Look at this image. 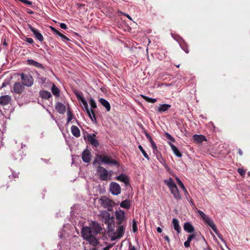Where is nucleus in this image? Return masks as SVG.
Wrapping results in <instances>:
<instances>
[{"mask_svg": "<svg viewBox=\"0 0 250 250\" xmlns=\"http://www.w3.org/2000/svg\"><path fill=\"white\" fill-rule=\"evenodd\" d=\"M25 41L30 44H32L34 42L33 40L31 38H27L25 39Z\"/></svg>", "mask_w": 250, "mask_h": 250, "instance_id": "obj_45", "label": "nucleus"}, {"mask_svg": "<svg viewBox=\"0 0 250 250\" xmlns=\"http://www.w3.org/2000/svg\"><path fill=\"white\" fill-rule=\"evenodd\" d=\"M21 78L24 86L31 87L34 83V78L29 74L22 73L21 74Z\"/></svg>", "mask_w": 250, "mask_h": 250, "instance_id": "obj_7", "label": "nucleus"}, {"mask_svg": "<svg viewBox=\"0 0 250 250\" xmlns=\"http://www.w3.org/2000/svg\"><path fill=\"white\" fill-rule=\"evenodd\" d=\"M51 30L55 33H57V32H58V31L56 28H55L54 27H51Z\"/></svg>", "mask_w": 250, "mask_h": 250, "instance_id": "obj_51", "label": "nucleus"}, {"mask_svg": "<svg viewBox=\"0 0 250 250\" xmlns=\"http://www.w3.org/2000/svg\"><path fill=\"white\" fill-rule=\"evenodd\" d=\"M238 153H239V155L241 156L242 155V154H243V152L240 149H238Z\"/></svg>", "mask_w": 250, "mask_h": 250, "instance_id": "obj_55", "label": "nucleus"}, {"mask_svg": "<svg viewBox=\"0 0 250 250\" xmlns=\"http://www.w3.org/2000/svg\"><path fill=\"white\" fill-rule=\"evenodd\" d=\"M175 179L177 182L179 186L182 189H185V187L181 180L177 176L175 177Z\"/></svg>", "mask_w": 250, "mask_h": 250, "instance_id": "obj_35", "label": "nucleus"}, {"mask_svg": "<svg viewBox=\"0 0 250 250\" xmlns=\"http://www.w3.org/2000/svg\"><path fill=\"white\" fill-rule=\"evenodd\" d=\"M27 12L28 13H30V14H33V12L32 10H29V11H28Z\"/></svg>", "mask_w": 250, "mask_h": 250, "instance_id": "obj_61", "label": "nucleus"}, {"mask_svg": "<svg viewBox=\"0 0 250 250\" xmlns=\"http://www.w3.org/2000/svg\"><path fill=\"white\" fill-rule=\"evenodd\" d=\"M145 135H146V137L148 139V140H149V142L153 140L152 137L149 135V134L148 133L146 132Z\"/></svg>", "mask_w": 250, "mask_h": 250, "instance_id": "obj_46", "label": "nucleus"}, {"mask_svg": "<svg viewBox=\"0 0 250 250\" xmlns=\"http://www.w3.org/2000/svg\"><path fill=\"white\" fill-rule=\"evenodd\" d=\"M28 26L30 30L33 32L35 37L40 42H42L43 41L44 38L39 30L34 28L30 24H28Z\"/></svg>", "mask_w": 250, "mask_h": 250, "instance_id": "obj_11", "label": "nucleus"}, {"mask_svg": "<svg viewBox=\"0 0 250 250\" xmlns=\"http://www.w3.org/2000/svg\"><path fill=\"white\" fill-rule=\"evenodd\" d=\"M56 34H57L58 35H59L60 37V35H62V33H60L59 31H58V32H57V33H56Z\"/></svg>", "mask_w": 250, "mask_h": 250, "instance_id": "obj_59", "label": "nucleus"}, {"mask_svg": "<svg viewBox=\"0 0 250 250\" xmlns=\"http://www.w3.org/2000/svg\"><path fill=\"white\" fill-rule=\"evenodd\" d=\"M60 27L63 29H67V26L64 23H61L60 24Z\"/></svg>", "mask_w": 250, "mask_h": 250, "instance_id": "obj_47", "label": "nucleus"}, {"mask_svg": "<svg viewBox=\"0 0 250 250\" xmlns=\"http://www.w3.org/2000/svg\"><path fill=\"white\" fill-rule=\"evenodd\" d=\"M55 108L60 114H64L66 111L65 106L61 103H57L55 105Z\"/></svg>", "mask_w": 250, "mask_h": 250, "instance_id": "obj_18", "label": "nucleus"}, {"mask_svg": "<svg viewBox=\"0 0 250 250\" xmlns=\"http://www.w3.org/2000/svg\"><path fill=\"white\" fill-rule=\"evenodd\" d=\"M110 191L115 195H118L120 194L121 189L120 185L116 182H112L109 186Z\"/></svg>", "mask_w": 250, "mask_h": 250, "instance_id": "obj_9", "label": "nucleus"}, {"mask_svg": "<svg viewBox=\"0 0 250 250\" xmlns=\"http://www.w3.org/2000/svg\"><path fill=\"white\" fill-rule=\"evenodd\" d=\"M125 229L123 226H119L115 232L114 235L116 238H121L124 233Z\"/></svg>", "mask_w": 250, "mask_h": 250, "instance_id": "obj_19", "label": "nucleus"}, {"mask_svg": "<svg viewBox=\"0 0 250 250\" xmlns=\"http://www.w3.org/2000/svg\"><path fill=\"white\" fill-rule=\"evenodd\" d=\"M27 64L30 65H33L35 66L36 67L39 68H43V66L42 64L33 60H28L27 61Z\"/></svg>", "mask_w": 250, "mask_h": 250, "instance_id": "obj_23", "label": "nucleus"}, {"mask_svg": "<svg viewBox=\"0 0 250 250\" xmlns=\"http://www.w3.org/2000/svg\"><path fill=\"white\" fill-rule=\"evenodd\" d=\"M40 95L42 98L45 99H48L51 97V93L45 90L41 91Z\"/></svg>", "mask_w": 250, "mask_h": 250, "instance_id": "obj_30", "label": "nucleus"}, {"mask_svg": "<svg viewBox=\"0 0 250 250\" xmlns=\"http://www.w3.org/2000/svg\"><path fill=\"white\" fill-rule=\"evenodd\" d=\"M115 215L118 223L119 224L122 223L125 219V211L121 209H117L115 212Z\"/></svg>", "mask_w": 250, "mask_h": 250, "instance_id": "obj_10", "label": "nucleus"}, {"mask_svg": "<svg viewBox=\"0 0 250 250\" xmlns=\"http://www.w3.org/2000/svg\"><path fill=\"white\" fill-rule=\"evenodd\" d=\"M85 111H86L87 114H88L89 118L91 119V120L93 123H96L97 122V120H96V118L95 113L93 111V110L87 109Z\"/></svg>", "mask_w": 250, "mask_h": 250, "instance_id": "obj_25", "label": "nucleus"}, {"mask_svg": "<svg viewBox=\"0 0 250 250\" xmlns=\"http://www.w3.org/2000/svg\"><path fill=\"white\" fill-rule=\"evenodd\" d=\"M165 134L167 138L170 140L172 142H174V139L172 137V136L170 134H169L168 133H166Z\"/></svg>", "mask_w": 250, "mask_h": 250, "instance_id": "obj_43", "label": "nucleus"}, {"mask_svg": "<svg viewBox=\"0 0 250 250\" xmlns=\"http://www.w3.org/2000/svg\"><path fill=\"white\" fill-rule=\"evenodd\" d=\"M56 34H57L58 35H59L60 37V35H62V33H60L59 31H58V32H57V33H56Z\"/></svg>", "mask_w": 250, "mask_h": 250, "instance_id": "obj_58", "label": "nucleus"}, {"mask_svg": "<svg viewBox=\"0 0 250 250\" xmlns=\"http://www.w3.org/2000/svg\"><path fill=\"white\" fill-rule=\"evenodd\" d=\"M67 122L66 124H68L73 119V115L72 113L71 112L69 108H67Z\"/></svg>", "mask_w": 250, "mask_h": 250, "instance_id": "obj_31", "label": "nucleus"}, {"mask_svg": "<svg viewBox=\"0 0 250 250\" xmlns=\"http://www.w3.org/2000/svg\"><path fill=\"white\" fill-rule=\"evenodd\" d=\"M97 171L100 179L103 181L110 179L112 173V171H108L105 168L101 166L97 167Z\"/></svg>", "mask_w": 250, "mask_h": 250, "instance_id": "obj_5", "label": "nucleus"}, {"mask_svg": "<svg viewBox=\"0 0 250 250\" xmlns=\"http://www.w3.org/2000/svg\"><path fill=\"white\" fill-rule=\"evenodd\" d=\"M89 104L91 106V108L95 109L97 108L96 103L95 100L92 98H90L89 99Z\"/></svg>", "mask_w": 250, "mask_h": 250, "instance_id": "obj_33", "label": "nucleus"}, {"mask_svg": "<svg viewBox=\"0 0 250 250\" xmlns=\"http://www.w3.org/2000/svg\"><path fill=\"white\" fill-rule=\"evenodd\" d=\"M71 131L72 135L76 137L80 136V131L79 128L76 125H72L71 127Z\"/></svg>", "mask_w": 250, "mask_h": 250, "instance_id": "obj_24", "label": "nucleus"}, {"mask_svg": "<svg viewBox=\"0 0 250 250\" xmlns=\"http://www.w3.org/2000/svg\"><path fill=\"white\" fill-rule=\"evenodd\" d=\"M80 102H81V103L83 104L85 110H87V109H88V106L87 103L84 98L82 99V100L81 101H80Z\"/></svg>", "mask_w": 250, "mask_h": 250, "instance_id": "obj_36", "label": "nucleus"}, {"mask_svg": "<svg viewBox=\"0 0 250 250\" xmlns=\"http://www.w3.org/2000/svg\"><path fill=\"white\" fill-rule=\"evenodd\" d=\"M150 143L151 144V147H152L153 150L154 151L157 150V147L153 140L151 141H150Z\"/></svg>", "mask_w": 250, "mask_h": 250, "instance_id": "obj_37", "label": "nucleus"}, {"mask_svg": "<svg viewBox=\"0 0 250 250\" xmlns=\"http://www.w3.org/2000/svg\"><path fill=\"white\" fill-rule=\"evenodd\" d=\"M132 229H133V231L134 232H136L137 231V230H138L137 226V224H136V223L135 220L133 221Z\"/></svg>", "mask_w": 250, "mask_h": 250, "instance_id": "obj_40", "label": "nucleus"}, {"mask_svg": "<svg viewBox=\"0 0 250 250\" xmlns=\"http://www.w3.org/2000/svg\"><path fill=\"white\" fill-rule=\"evenodd\" d=\"M164 182L169 188L174 198L177 200H181L182 196L173 180L171 178H169L168 179L165 180Z\"/></svg>", "mask_w": 250, "mask_h": 250, "instance_id": "obj_3", "label": "nucleus"}, {"mask_svg": "<svg viewBox=\"0 0 250 250\" xmlns=\"http://www.w3.org/2000/svg\"><path fill=\"white\" fill-rule=\"evenodd\" d=\"M24 89V86L20 82L15 83L13 87V92L16 94H21Z\"/></svg>", "mask_w": 250, "mask_h": 250, "instance_id": "obj_12", "label": "nucleus"}, {"mask_svg": "<svg viewBox=\"0 0 250 250\" xmlns=\"http://www.w3.org/2000/svg\"><path fill=\"white\" fill-rule=\"evenodd\" d=\"M157 231L158 233H161L162 232V229L160 227H158L157 228Z\"/></svg>", "mask_w": 250, "mask_h": 250, "instance_id": "obj_52", "label": "nucleus"}, {"mask_svg": "<svg viewBox=\"0 0 250 250\" xmlns=\"http://www.w3.org/2000/svg\"><path fill=\"white\" fill-rule=\"evenodd\" d=\"M130 250H136L135 248H134V247H132L131 248H130Z\"/></svg>", "mask_w": 250, "mask_h": 250, "instance_id": "obj_62", "label": "nucleus"}, {"mask_svg": "<svg viewBox=\"0 0 250 250\" xmlns=\"http://www.w3.org/2000/svg\"><path fill=\"white\" fill-rule=\"evenodd\" d=\"M195 234H191V235H189L187 239V241H188V242L190 243L191 241L195 238Z\"/></svg>", "mask_w": 250, "mask_h": 250, "instance_id": "obj_42", "label": "nucleus"}, {"mask_svg": "<svg viewBox=\"0 0 250 250\" xmlns=\"http://www.w3.org/2000/svg\"><path fill=\"white\" fill-rule=\"evenodd\" d=\"M150 143L151 144V147H152L153 150L154 151L157 150V147L153 140L151 141H150Z\"/></svg>", "mask_w": 250, "mask_h": 250, "instance_id": "obj_38", "label": "nucleus"}, {"mask_svg": "<svg viewBox=\"0 0 250 250\" xmlns=\"http://www.w3.org/2000/svg\"><path fill=\"white\" fill-rule=\"evenodd\" d=\"M101 230L100 225L96 222H92L90 226L83 227L82 229V235L83 238L93 246L98 245L99 241L96 236Z\"/></svg>", "mask_w": 250, "mask_h": 250, "instance_id": "obj_1", "label": "nucleus"}, {"mask_svg": "<svg viewBox=\"0 0 250 250\" xmlns=\"http://www.w3.org/2000/svg\"><path fill=\"white\" fill-rule=\"evenodd\" d=\"M113 202L105 196H103L100 199V204L104 208L110 210L112 208Z\"/></svg>", "mask_w": 250, "mask_h": 250, "instance_id": "obj_8", "label": "nucleus"}, {"mask_svg": "<svg viewBox=\"0 0 250 250\" xmlns=\"http://www.w3.org/2000/svg\"><path fill=\"white\" fill-rule=\"evenodd\" d=\"M91 250H98L96 248H93Z\"/></svg>", "mask_w": 250, "mask_h": 250, "instance_id": "obj_63", "label": "nucleus"}, {"mask_svg": "<svg viewBox=\"0 0 250 250\" xmlns=\"http://www.w3.org/2000/svg\"><path fill=\"white\" fill-rule=\"evenodd\" d=\"M96 163H98L99 165L101 163H103L112 166H118V162L114 160L111 155L105 154L96 155V158L94 161V164Z\"/></svg>", "mask_w": 250, "mask_h": 250, "instance_id": "obj_2", "label": "nucleus"}, {"mask_svg": "<svg viewBox=\"0 0 250 250\" xmlns=\"http://www.w3.org/2000/svg\"><path fill=\"white\" fill-rule=\"evenodd\" d=\"M99 216L102 221L107 225L108 228H109L113 222V218L110 216V213L105 210H103L100 212Z\"/></svg>", "mask_w": 250, "mask_h": 250, "instance_id": "obj_6", "label": "nucleus"}, {"mask_svg": "<svg viewBox=\"0 0 250 250\" xmlns=\"http://www.w3.org/2000/svg\"><path fill=\"white\" fill-rule=\"evenodd\" d=\"M184 229L188 233H191L194 230V227L189 222H186L184 224Z\"/></svg>", "mask_w": 250, "mask_h": 250, "instance_id": "obj_22", "label": "nucleus"}, {"mask_svg": "<svg viewBox=\"0 0 250 250\" xmlns=\"http://www.w3.org/2000/svg\"><path fill=\"white\" fill-rule=\"evenodd\" d=\"M99 102L103 106H104L105 108L107 111H109L110 110V104L107 100L102 98L99 99Z\"/></svg>", "mask_w": 250, "mask_h": 250, "instance_id": "obj_20", "label": "nucleus"}, {"mask_svg": "<svg viewBox=\"0 0 250 250\" xmlns=\"http://www.w3.org/2000/svg\"><path fill=\"white\" fill-rule=\"evenodd\" d=\"M124 15L125 16H126L127 17V18H128L129 20H132L131 18L130 17V16L129 15L126 14H124Z\"/></svg>", "mask_w": 250, "mask_h": 250, "instance_id": "obj_56", "label": "nucleus"}, {"mask_svg": "<svg viewBox=\"0 0 250 250\" xmlns=\"http://www.w3.org/2000/svg\"><path fill=\"white\" fill-rule=\"evenodd\" d=\"M60 37H61V38L62 40H64H64H65V41H69V39L67 37H66L65 36L63 35L62 34L61 35H60Z\"/></svg>", "mask_w": 250, "mask_h": 250, "instance_id": "obj_48", "label": "nucleus"}, {"mask_svg": "<svg viewBox=\"0 0 250 250\" xmlns=\"http://www.w3.org/2000/svg\"><path fill=\"white\" fill-rule=\"evenodd\" d=\"M171 105L169 104H160L159 106L157 107L156 111L158 113H161L167 111L171 107Z\"/></svg>", "mask_w": 250, "mask_h": 250, "instance_id": "obj_15", "label": "nucleus"}, {"mask_svg": "<svg viewBox=\"0 0 250 250\" xmlns=\"http://www.w3.org/2000/svg\"><path fill=\"white\" fill-rule=\"evenodd\" d=\"M82 158L84 163H89L91 159L90 152L88 150L85 149L82 153Z\"/></svg>", "mask_w": 250, "mask_h": 250, "instance_id": "obj_14", "label": "nucleus"}, {"mask_svg": "<svg viewBox=\"0 0 250 250\" xmlns=\"http://www.w3.org/2000/svg\"><path fill=\"white\" fill-rule=\"evenodd\" d=\"M21 2L24 3L25 4L28 5H31L32 4V2L28 0H19Z\"/></svg>", "mask_w": 250, "mask_h": 250, "instance_id": "obj_41", "label": "nucleus"}, {"mask_svg": "<svg viewBox=\"0 0 250 250\" xmlns=\"http://www.w3.org/2000/svg\"><path fill=\"white\" fill-rule=\"evenodd\" d=\"M138 148H139V149L141 150V151L142 152V153H143L144 156L147 159V160H149V158L148 156V155L147 154V153H146V152L145 151V150L144 149V148H143V147L141 145H139L138 146Z\"/></svg>", "mask_w": 250, "mask_h": 250, "instance_id": "obj_34", "label": "nucleus"}, {"mask_svg": "<svg viewBox=\"0 0 250 250\" xmlns=\"http://www.w3.org/2000/svg\"><path fill=\"white\" fill-rule=\"evenodd\" d=\"M140 96L142 97L146 101L149 102L151 103H155L157 101L156 99L149 98L142 94L140 95Z\"/></svg>", "mask_w": 250, "mask_h": 250, "instance_id": "obj_32", "label": "nucleus"}, {"mask_svg": "<svg viewBox=\"0 0 250 250\" xmlns=\"http://www.w3.org/2000/svg\"><path fill=\"white\" fill-rule=\"evenodd\" d=\"M76 97L79 101H81L82 99H84V97L79 93H76Z\"/></svg>", "mask_w": 250, "mask_h": 250, "instance_id": "obj_44", "label": "nucleus"}, {"mask_svg": "<svg viewBox=\"0 0 250 250\" xmlns=\"http://www.w3.org/2000/svg\"><path fill=\"white\" fill-rule=\"evenodd\" d=\"M87 140L91 145L95 147H97L99 143L98 141L96 138V135L94 134H89L87 136Z\"/></svg>", "mask_w": 250, "mask_h": 250, "instance_id": "obj_13", "label": "nucleus"}, {"mask_svg": "<svg viewBox=\"0 0 250 250\" xmlns=\"http://www.w3.org/2000/svg\"><path fill=\"white\" fill-rule=\"evenodd\" d=\"M238 172L242 176L244 177L245 174H246V170H244L243 168H239L238 169Z\"/></svg>", "mask_w": 250, "mask_h": 250, "instance_id": "obj_39", "label": "nucleus"}, {"mask_svg": "<svg viewBox=\"0 0 250 250\" xmlns=\"http://www.w3.org/2000/svg\"><path fill=\"white\" fill-rule=\"evenodd\" d=\"M176 66L177 67H179V66H180V64H178V65H176Z\"/></svg>", "mask_w": 250, "mask_h": 250, "instance_id": "obj_64", "label": "nucleus"}, {"mask_svg": "<svg viewBox=\"0 0 250 250\" xmlns=\"http://www.w3.org/2000/svg\"><path fill=\"white\" fill-rule=\"evenodd\" d=\"M183 191H184L186 196L189 195L188 193V191H187V189L186 188H185V189H183Z\"/></svg>", "mask_w": 250, "mask_h": 250, "instance_id": "obj_53", "label": "nucleus"}, {"mask_svg": "<svg viewBox=\"0 0 250 250\" xmlns=\"http://www.w3.org/2000/svg\"><path fill=\"white\" fill-rule=\"evenodd\" d=\"M51 91L53 93V94L58 97L60 96V89L56 86V85L55 84H53L52 88H51Z\"/></svg>", "mask_w": 250, "mask_h": 250, "instance_id": "obj_29", "label": "nucleus"}, {"mask_svg": "<svg viewBox=\"0 0 250 250\" xmlns=\"http://www.w3.org/2000/svg\"><path fill=\"white\" fill-rule=\"evenodd\" d=\"M11 98L10 96L6 95L0 97V104L5 105L8 104L11 101Z\"/></svg>", "mask_w": 250, "mask_h": 250, "instance_id": "obj_17", "label": "nucleus"}, {"mask_svg": "<svg viewBox=\"0 0 250 250\" xmlns=\"http://www.w3.org/2000/svg\"><path fill=\"white\" fill-rule=\"evenodd\" d=\"M110 249V247L109 246H106L105 247V248H104L103 250H109Z\"/></svg>", "mask_w": 250, "mask_h": 250, "instance_id": "obj_54", "label": "nucleus"}, {"mask_svg": "<svg viewBox=\"0 0 250 250\" xmlns=\"http://www.w3.org/2000/svg\"><path fill=\"white\" fill-rule=\"evenodd\" d=\"M170 146L174 154L178 157H181L182 156V153L180 152L177 147H176L173 144H170Z\"/></svg>", "mask_w": 250, "mask_h": 250, "instance_id": "obj_27", "label": "nucleus"}, {"mask_svg": "<svg viewBox=\"0 0 250 250\" xmlns=\"http://www.w3.org/2000/svg\"><path fill=\"white\" fill-rule=\"evenodd\" d=\"M116 179L118 181L122 182L126 186L129 184L128 177L125 174H122L120 175L117 176Z\"/></svg>", "mask_w": 250, "mask_h": 250, "instance_id": "obj_16", "label": "nucleus"}, {"mask_svg": "<svg viewBox=\"0 0 250 250\" xmlns=\"http://www.w3.org/2000/svg\"><path fill=\"white\" fill-rule=\"evenodd\" d=\"M56 34H57L58 35H59L60 37V35H62V33H60L59 31H58V32H57V33H56Z\"/></svg>", "mask_w": 250, "mask_h": 250, "instance_id": "obj_60", "label": "nucleus"}, {"mask_svg": "<svg viewBox=\"0 0 250 250\" xmlns=\"http://www.w3.org/2000/svg\"><path fill=\"white\" fill-rule=\"evenodd\" d=\"M182 49L185 51V52L186 53H188V50L187 48H182Z\"/></svg>", "mask_w": 250, "mask_h": 250, "instance_id": "obj_57", "label": "nucleus"}, {"mask_svg": "<svg viewBox=\"0 0 250 250\" xmlns=\"http://www.w3.org/2000/svg\"><path fill=\"white\" fill-rule=\"evenodd\" d=\"M172 224L174 229L176 231L177 233H179L181 232V229L179 225V221L176 218H173L172 221Z\"/></svg>", "mask_w": 250, "mask_h": 250, "instance_id": "obj_21", "label": "nucleus"}, {"mask_svg": "<svg viewBox=\"0 0 250 250\" xmlns=\"http://www.w3.org/2000/svg\"><path fill=\"white\" fill-rule=\"evenodd\" d=\"M193 139L196 142L201 143L204 141H206V137L202 135L195 134L193 136Z\"/></svg>", "mask_w": 250, "mask_h": 250, "instance_id": "obj_26", "label": "nucleus"}, {"mask_svg": "<svg viewBox=\"0 0 250 250\" xmlns=\"http://www.w3.org/2000/svg\"><path fill=\"white\" fill-rule=\"evenodd\" d=\"M184 246L186 248H188L190 246V243L186 241L184 242Z\"/></svg>", "mask_w": 250, "mask_h": 250, "instance_id": "obj_49", "label": "nucleus"}, {"mask_svg": "<svg viewBox=\"0 0 250 250\" xmlns=\"http://www.w3.org/2000/svg\"><path fill=\"white\" fill-rule=\"evenodd\" d=\"M197 212L203 220L208 224L214 231V232L217 235L219 238L222 239V237L217 230L216 227L214 224L213 220L208 216L205 214L202 211L198 210Z\"/></svg>", "mask_w": 250, "mask_h": 250, "instance_id": "obj_4", "label": "nucleus"}, {"mask_svg": "<svg viewBox=\"0 0 250 250\" xmlns=\"http://www.w3.org/2000/svg\"><path fill=\"white\" fill-rule=\"evenodd\" d=\"M131 205L130 201L129 200H125L123 201L120 204L121 208L128 209L130 208Z\"/></svg>", "mask_w": 250, "mask_h": 250, "instance_id": "obj_28", "label": "nucleus"}, {"mask_svg": "<svg viewBox=\"0 0 250 250\" xmlns=\"http://www.w3.org/2000/svg\"><path fill=\"white\" fill-rule=\"evenodd\" d=\"M164 238L169 243L170 239L167 235H165Z\"/></svg>", "mask_w": 250, "mask_h": 250, "instance_id": "obj_50", "label": "nucleus"}]
</instances>
